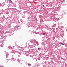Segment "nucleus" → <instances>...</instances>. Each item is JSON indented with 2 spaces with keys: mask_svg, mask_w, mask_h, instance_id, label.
<instances>
[{
  "mask_svg": "<svg viewBox=\"0 0 67 67\" xmlns=\"http://www.w3.org/2000/svg\"><path fill=\"white\" fill-rule=\"evenodd\" d=\"M9 2H10V3H12V1L11 0L9 1Z\"/></svg>",
  "mask_w": 67,
  "mask_h": 67,
  "instance_id": "obj_1",
  "label": "nucleus"
},
{
  "mask_svg": "<svg viewBox=\"0 0 67 67\" xmlns=\"http://www.w3.org/2000/svg\"><path fill=\"white\" fill-rule=\"evenodd\" d=\"M60 44H61V45H65V44H66L61 43Z\"/></svg>",
  "mask_w": 67,
  "mask_h": 67,
  "instance_id": "obj_2",
  "label": "nucleus"
},
{
  "mask_svg": "<svg viewBox=\"0 0 67 67\" xmlns=\"http://www.w3.org/2000/svg\"><path fill=\"white\" fill-rule=\"evenodd\" d=\"M43 35H45V33H43Z\"/></svg>",
  "mask_w": 67,
  "mask_h": 67,
  "instance_id": "obj_3",
  "label": "nucleus"
},
{
  "mask_svg": "<svg viewBox=\"0 0 67 67\" xmlns=\"http://www.w3.org/2000/svg\"><path fill=\"white\" fill-rule=\"evenodd\" d=\"M42 6H43V7H44V5H43Z\"/></svg>",
  "mask_w": 67,
  "mask_h": 67,
  "instance_id": "obj_4",
  "label": "nucleus"
},
{
  "mask_svg": "<svg viewBox=\"0 0 67 67\" xmlns=\"http://www.w3.org/2000/svg\"><path fill=\"white\" fill-rule=\"evenodd\" d=\"M29 65H31V64H29Z\"/></svg>",
  "mask_w": 67,
  "mask_h": 67,
  "instance_id": "obj_5",
  "label": "nucleus"
},
{
  "mask_svg": "<svg viewBox=\"0 0 67 67\" xmlns=\"http://www.w3.org/2000/svg\"><path fill=\"white\" fill-rule=\"evenodd\" d=\"M38 49H40V48H38Z\"/></svg>",
  "mask_w": 67,
  "mask_h": 67,
  "instance_id": "obj_6",
  "label": "nucleus"
},
{
  "mask_svg": "<svg viewBox=\"0 0 67 67\" xmlns=\"http://www.w3.org/2000/svg\"><path fill=\"white\" fill-rule=\"evenodd\" d=\"M0 4H1V3H0Z\"/></svg>",
  "mask_w": 67,
  "mask_h": 67,
  "instance_id": "obj_7",
  "label": "nucleus"
}]
</instances>
